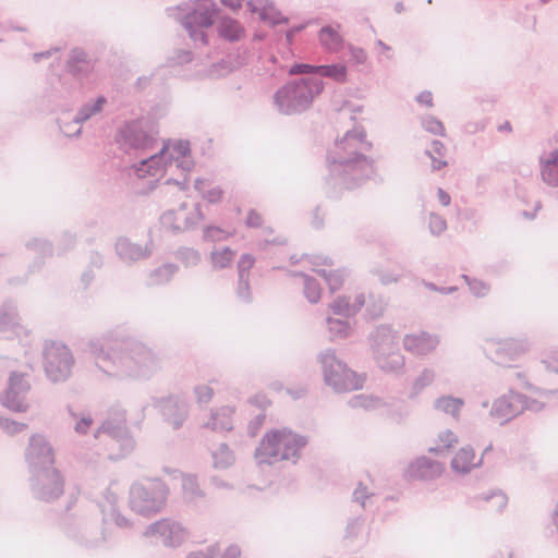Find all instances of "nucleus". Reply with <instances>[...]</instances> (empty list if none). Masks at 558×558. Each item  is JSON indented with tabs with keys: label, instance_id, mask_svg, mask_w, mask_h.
<instances>
[{
	"label": "nucleus",
	"instance_id": "49530a36",
	"mask_svg": "<svg viewBox=\"0 0 558 558\" xmlns=\"http://www.w3.org/2000/svg\"><path fill=\"white\" fill-rule=\"evenodd\" d=\"M316 271L325 279L330 292H335L341 288L344 279V272L342 270L327 271L326 269H318Z\"/></svg>",
	"mask_w": 558,
	"mask_h": 558
},
{
	"label": "nucleus",
	"instance_id": "0e129e2a",
	"mask_svg": "<svg viewBox=\"0 0 558 558\" xmlns=\"http://www.w3.org/2000/svg\"><path fill=\"white\" fill-rule=\"evenodd\" d=\"M231 72V66L227 61H220L213 64L208 70V75L213 78H219Z\"/></svg>",
	"mask_w": 558,
	"mask_h": 558
},
{
	"label": "nucleus",
	"instance_id": "7c9ffc66",
	"mask_svg": "<svg viewBox=\"0 0 558 558\" xmlns=\"http://www.w3.org/2000/svg\"><path fill=\"white\" fill-rule=\"evenodd\" d=\"M108 104V99L105 96H98L94 100L86 101L83 104L74 116V123H85L96 117H98L105 106Z\"/></svg>",
	"mask_w": 558,
	"mask_h": 558
},
{
	"label": "nucleus",
	"instance_id": "393cba45",
	"mask_svg": "<svg viewBox=\"0 0 558 558\" xmlns=\"http://www.w3.org/2000/svg\"><path fill=\"white\" fill-rule=\"evenodd\" d=\"M442 464L426 457L416 459L409 466V473L412 477L420 480H433L442 473Z\"/></svg>",
	"mask_w": 558,
	"mask_h": 558
},
{
	"label": "nucleus",
	"instance_id": "b1692460",
	"mask_svg": "<svg viewBox=\"0 0 558 558\" xmlns=\"http://www.w3.org/2000/svg\"><path fill=\"white\" fill-rule=\"evenodd\" d=\"M247 7L252 13H257L262 21L270 25L287 24L289 21L270 0H248Z\"/></svg>",
	"mask_w": 558,
	"mask_h": 558
},
{
	"label": "nucleus",
	"instance_id": "680f3d73",
	"mask_svg": "<svg viewBox=\"0 0 558 558\" xmlns=\"http://www.w3.org/2000/svg\"><path fill=\"white\" fill-rule=\"evenodd\" d=\"M255 264V258L251 254L241 255L238 262V277H250V270Z\"/></svg>",
	"mask_w": 558,
	"mask_h": 558
},
{
	"label": "nucleus",
	"instance_id": "ddd939ff",
	"mask_svg": "<svg viewBox=\"0 0 558 558\" xmlns=\"http://www.w3.org/2000/svg\"><path fill=\"white\" fill-rule=\"evenodd\" d=\"M26 376L25 373L11 372L8 387L0 396L2 405L13 412H26L29 408L27 395L31 390V384Z\"/></svg>",
	"mask_w": 558,
	"mask_h": 558
},
{
	"label": "nucleus",
	"instance_id": "f704fd0d",
	"mask_svg": "<svg viewBox=\"0 0 558 558\" xmlns=\"http://www.w3.org/2000/svg\"><path fill=\"white\" fill-rule=\"evenodd\" d=\"M243 33L244 29L236 20L229 16L220 19L218 24V34L220 37L229 41H238Z\"/></svg>",
	"mask_w": 558,
	"mask_h": 558
},
{
	"label": "nucleus",
	"instance_id": "603ef678",
	"mask_svg": "<svg viewBox=\"0 0 558 558\" xmlns=\"http://www.w3.org/2000/svg\"><path fill=\"white\" fill-rule=\"evenodd\" d=\"M439 441L441 442V446L432 447L429 451L432 452H442L444 450H448L450 447L453 446V444L458 442V437L450 429H446L441 432L438 436Z\"/></svg>",
	"mask_w": 558,
	"mask_h": 558
},
{
	"label": "nucleus",
	"instance_id": "39448f33",
	"mask_svg": "<svg viewBox=\"0 0 558 558\" xmlns=\"http://www.w3.org/2000/svg\"><path fill=\"white\" fill-rule=\"evenodd\" d=\"M323 89L324 82L317 76L292 80L275 93L272 102L280 114H300L310 109Z\"/></svg>",
	"mask_w": 558,
	"mask_h": 558
},
{
	"label": "nucleus",
	"instance_id": "de8ad7c7",
	"mask_svg": "<svg viewBox=\"0 0 558 558\" xmlns=\"http://www.w3.org/2000/svg\"><path fill=\"white\" fill-rule=\"evenodd\" d=\"M326 323L332 337L345 338L349 335L350 324L347 320L328 317Z\"/></svg>",
	"mask_w": 558,
	"mask_h": 558
},
{
	"label": "nucleus",
	"instance_id": "aec40b11",
	"mask_svg": "<svg viewBox=\"0 0 558 558\" xmlns=\"http://www.w3.org/2000/svg\"><path fill=\"white\" fill-rule=\"evenodd\" d=\"M529 349V342L525 339H505L492 343L488 348L489 354L493 359L501 364L506 359L514 360Z\"/></svg>",
	"mask_w": 558,
	"mask_h": 558
},
{
	"label": "nucleus",
	"instance_id": "4c0bfd02",
	"mask_svg": "<svg viewBox=\"0 0 558 558\" xmlns=\"http://www.w3.org/2000/svg\"><path fill=\"white\" fill-rule=\"evenodd\" d=\"M435 379V372L430 368H424L420 375L414 379L411 390L409 392V399H416L421 392L432 385Z\"/></svg>",
	"mask_w": 558,
	"mask_h": 558
},
{
	"label": "nucleus",
	"instance_id": "6e6552de",
	"mask_svg": "<svg viewBox=\"0 0 558 558\" xmlns=\"http://www.w3.org/2000/svg\"><path fill=\"white\" fill-rule=\"evenodd\" d=\"M168 495L169 488L162 481L149 478L131 486L129 504L134 512L150 517L163 509Z\"/></svg>",
	"mask_w": 558,
	"mask_h": 558
},
{
	"label": "nucleus",
	"instance_id": "4d7b16f0",
	"mask_svg": "<svg viewBox=\"0 0 558 558\" xmlns=\"http://www.w3.org/2000/svg\"><path fill=\"white\" fill-rule=\"evenodd\" d=\"M230 235V232L219 227L209 226L205 228L203 238L205 241L218 242L229 238Z\"/></svg>",
	"mask_w": 558,
	"mask_h": 558
},
{
	"label": "nucleus",
	"instance_id": "423d86ee",
	"mask_svg": "<svg viewBox=\"0 0 558 558\" xmlns=\"http://www.w3.org/2000/svg\"><path fill=\"white\" fill-rule=\"evenodd\" d=\"M177 20L187 32L195 47L208 45V29L214 25L218 12L211 0H196L178 7Z\"/></svg>",
	"mask_w": 558,
	"mask_h": 558
},
{
	"label": "nucleus",
	"instance_id": "e2e57ef3",
	"mask_svg": "<svg viewBox=\"0 0 558 558\" xmlns=\"http://www.w3.org/2000/svg\"><path fill=\"white\" fill-rule=\"evenodd\" d=\"M194 393L199 404H207L214 396V390L207 385H198L194 388Z\"/></svg>",
	"mask_w": 558,
	"mask_h": 558
},
{
	"label": "nucleus",
	"instance_id": "412c9836",
	"mask_svg": "<svg viewBox=\"0 0 558 558\" xmlns=\"http://www.w3.org/2000/svg\"><path fill=\"white\" fill-rule=\"evenodd\" d=\"M310 73H316L320 76L332 78L337 83H344L347 80V68L343 64L311 65L306 63H295L289 69L290 75Z\"/></svg>",
	"mask_w": 558,
	"mask_h": 558
},
{
	"label": "nucleus",
	"instance_id": "7ed1b4c3",
	"mask_svg": "<svg viewBox=\"0 0 558 558\" xmlns=\"http://www.w3.org/2000/svg\"><path fill=\"white\" fill-rule=\"evenodd\" d=\"M25 458L34 497L47 502L59 498L63 494L64 483L60 472L53 466V450L47 439L41 435H33Z\"/></svg>",
	"mask_w": 558,
	"mask_h": 558
},
{
	"label": "nucleus",
	"instance_id": "e433bc0d",
	"mask_svg": "<svg viewBox=\"0 0 558 558\" xmlns=\"http://www.w3.org/2000/svg\"><path fill=\"white\" fill-rule=\"evenodd\" d=\"M236 252L228 246L215 248L210 253V262L213 268L215 270H221L229 267L232 264Z\"/></svg>",
	"mask_w": 558,
	"mask_h": 558
},
{
	"label": "nucleus",
	"instance_id": "6ab92c4d",
	"mask_svg": "<svg viewBox=\"0 0 558 558\" xmlns=\"http://www.w3.org/2000/svg\"><path fill=\"white\" fill-rule=\"evenodd\" d=\"M114 251L119 259L126 265L147 259L153 253L148 244L134 243L126 236H119L116 240Z\"/></svg>",
	"mask_w": 558,
	"mask_h": 558
},
{
	"label": "nucleus",
	"instance_id": "58836bf2",
	"mask_svg": "<svg viewBox=\"0 0 558 558\" xmlns=\"http://www.w3.org/2000/svg\"><path fill=\"white\" fill-rule=\"evenodd\" d=\"M364 306L367 318L376 319L384 314L386 302L381 295L369 293L365 296Z\"/></svg>",
	"mask_w": 558,
	"mask_h": 558
},
{
	"label": "nucleus",
	"instance_id": "5fc2aeb1",
	"mask_svg": "<svg viewBox=\"0 0 558 558\" xmlns=\"http://www.w3.org/2000/svg\"><path fill=\"white\" fill-rule=\"evenodd\" d=\"M484 500L490 504V508L497 512H500L508 502L507 496L501 492H493L490 495H486Z\"/></svg>",
	"mask_w": 558,
	"mask_h": 558
},
{
	"label": "nucleus",
	"instance_id": "ea45409f",
	"mask_svg": "<svg viewBox=\"0 0 558 558\" xmlns=\"http://www.w3.org/2000/svg\"><path fill=\"white\" fill-rule=\"evenodd\" d=\"M213 460L216 469L225 470L234 463L235 457L227 444H220L213 452Z\"/></svg>",
	"mask_w": 558,
	"mask_h": 558
},
{
	"label": "nucleus",
	"instance_id": "c9c22d12",
	"mask_svg": "<svg viewBox=\"0 0 558 558\" xmlns=\"http://www.w3.org/2000/svg\"><path fill=\"white\" fill-rule=\"evenodd\" d=\"M181 486L183 497L189 502H197L205 496L204 492L199 487V484L195 475L183 474L181 478Z\"/></svg>",
	"mask_w": 558,
	"mask_h": 558
},
{
	"label": "nucleus",
	"instance_id": "cd10ccee",
	"mask_svg": "<svg viewBox=\"0 0 558 558\" xmlns=\"http://www.w3.org/2000/svg\"><path fill=\"white\" fill-rule=\"evenodd\" d=\"M539 165L543 181L549 186L558 187V149L541 157Z\"/></svg>",
	"mask_w": 558,
	"mask_h": 558
},
{
	"label": "nucleus",
	"instance_id": "052dcab7",
	"mask_svg": "<svg viewBox=\"0 0 558 558\" xmlns=\"http://www.w3.org/2000/svg\"><path fill=\"white\" fill-rule=\"evenodd\" d=\"M428 228L432 234L440 235L447 229V222L441 216L430 213Z\"/></svg>",
	"mask_w": 558,
	"mask_h": 558
},
{
	"label": "nucleus",
	"instance_id": "72a5a7b5",
	"mask_svg": "<svg viewBox=\"0 0 558 558\" xmlns=\"http://www.w3.org/2000/svg\"><path fill=\"white\" fill-rule=\"evenodd\" d=\"M464 400L453 396H441L434 401V409L458 418Z\"/></svg>",
	"mask_w": 558,
	"mask_h": 558
},
{
	"label": "nucleus",
	"instance_id": "0eeeda50",
	"mask_svg": "<svg viewBox=\"0 0 558 558\" xmlns=\"http://www.w3.org/2000/svg\"><path fill=\"white\" fill-rule=\"evenodd\" d=\"M374 360L385 372L397 373L404 366V357L399 352L398 333L390 325L381 324L368 336Z\"/></svg>",
	"mask_w": 558,
	"mask_h": 558
},
{
	"label": "nucleus",
	"instance_id": "79ce46f5",
	"mask_svg": "<svg viewBox=\"0 0 558 558\" xmlns=\"http://www.w3.org/2000/svg\"><path fill=\"white\" fill-rule=\"evenodd\" d=\"M304 279V295L310 303H317L320 300L322 289L318 281L303 272H294Z\"/></svg>",
	"mask_w": 558,
	"mask_h": 558
},
{
	"label": "nucleus",
	"instance_id": "8fccbe9b",
	"mask_svg": "<svg viewBox=\"0 0 558 558\" xmlns=\"http://www.w3.org/2000/svg\"><path fill=\"white\" fill-rule=\"evenodd\" d=\"M26 247L38 254L40 258L50 257L52 255V244L46 240L33 239L26 243Z\"/></svg>",
	"mask_w": 558,
	"mask_h": 558
},
{
	"label": "nucleus",
	"instance_id": "3c124183",
	"mask_svg": "<svg viewBox=\"0 0 558 558\" xmlns=\"http://www.w3.org/2000/svg\"><path fill=\"white\" fill-rule=\"evenodd\" d=\"M462 278L469 286V289L472 292V294L475 295L476 298H484L488 294L490 288L484 281L475 278H470L466 275H462Z\"/></svg>",
	"mask_w": 558,
	"mask_h": 558
},
{
	"label": "nucleus",
	"instance_id": "a878e982",
	"mask_svg": "<svg viewBox=\"0 0 558 558\" xmlns=\"http://www.w3.org/2000/svg\"><path fill=\"white\" fill-rule=\"evenodd\" d=\"M162 147L169 148L166 153V159L169 167L174 162L177 167L182 168L184 171L191 170L192 162L185 159L191 150L190 143L187 141H178L172 145H163Z\"/></svg>",
	"mask_w": 558,
	"mask_h": 558
},
{
	"label": "nucleus",
	"instance_id": "09e8293b",
	"mask_svg": "<svg viewBox=\"0 0 558 558\" xmlns=\"http://www.w3.org/2000/svg\"><path fill=\"white\" fill-rule=\"evenodd\" d=\"M69 414L74 421V430L77 434H86L93 424V418L89 413L77 414L71 408H69Z\"/></svg>",
	"mask_w": 558,
	"mask_h": 558
},
{
	"label": "nucleus",
	"instance_id": "2f4dec72",
	"mask_svg": "<svg viewBox=\"0 0 558 558\" xmlns=\"http://www.w3.org/2000/svg\"><path fill=\"white\" fill-rule=\"evenodd\" d=\"M475 453L472 447L466 446L461 448L451 460V468L458 473H469L473 468H477L482 464V458L478 461H474Z\"/></svg>",
	"mask_w": 558,
	"mask_h": 558
},
{
	"label": "nucleus",
	"instance_id": "f03ea898",
	"mask_svg": "<svg viewBox=\"0 0 558 558\" xmlns=\"http://www.w3.org/2000/svg\"><path fill=\"white\" fill-rule=\"evenodd\" d=\"M371 148L364 130L357 128L347 131L335 142L327 154L326 193L329 197L359 187L374 174V160L366 155Z\"/></svg>",
	"mask_w": 558,
	"mask_h": 558
},
{
	"label": "nucleus",
	"instance_id": "13d9d810",
	"mask_svg": "<svg viewBox=\"0 0 558 558\" xmlns=\"http://www.w3.org/2000/svg\"><path fill=\"white\" fill-rule=\"evenodd\" d=\"M0 427L9 435H15L24 429H26L27 425L25 423H21L11 418H5L0 416Z\"/></svg>",
	"mask_w": 558,
	"mask_h": 558
},
{
	"label": "nucleus",
	"instance_id": "9d476101",
	"mask_svg": "<svg viewBox=\"0 0 558 558\" xmlns=\"http://www.w3.org/2000/svg\"><path fill=\"white\" fill-rule=\"evenodd\" d=\"M156 142V133L145 120L125 122L116 133V143L126 154L144 155L154 149Z\"/></svg>",
	"mask_w": 558,
	"mask_h": 558
},
{
	"label": "nucleus",
	"instance_id": "4468645a",
	"mask_svg": "<svg viewBox=\"0 0 558 558\" xmlns=\"http://www.w3.org/2000/svg\"><path fill=\"white\" fill-rule=\"evenodd\" d=\"M145 535L159 537L167 547H179L187 539L189 531L181 522L165 518L151 523Z\"/></svg>",
	"mask_w": 558,
	"mask_h": 558
},
{
	"label": "nucleus",
	"instance_id": "9b49d317",
	"mask_svg": "<svg viewBox=\"0 0 558 558\" xmlns=\"http://www.w3.org/2000/svg\"><path fill=\"white\" fill-rule=\"evenodd\" d=\"M43 354L44 369L50 381L62 383L71 376L74 357L65 344L57 341H46Z\"/></svg>",
	"mask_w": 558,
	"mask_h": 558
},
{
	"label": "nucleus",
	"instance_id": "f8f14e48",
	"mask_svg": "<svg viewBox=\"0 0 558 558\" xmlns=\"http://www.w3.org/2000/svg\"><path fill=\"white\" fill-rule=\"evenodd\" d=\"M102 436L110 438L112 449L116 446L119 448L117 458L129 454L134 448V439L129 434L124 412L118 413L114 418H108L102 422L96 430L95 437L100 438Z\"/></svg>",
	"mask_w": 558,
	"mask_h": 558
},
{
	"label": "nucleus",
	"instance_id": "a18cd8bd",
	"mask_svg": "<svg viewBox=\"0 0 558 558\" xmlns=\"http://www.w3.org/2000/svg\"><path fill=\"white\" fill-rule=\"evenodd\" d=\"M206 180L204 179H196L194 182V187L196 191H198L203 198L207 202L215 204L218 203L222 197V190L218 186H215L210 190L205 191Z\"/></svg>",
	"mask_w": 558,
	"mask_h": 558
},
{
	"label": "nucleus",
	"instance_id": "f257e3e1",
	"mask_svg": "<svg viewBox=\"0 0 558 558\" xmlns=\"http://www.w3.org/2000/svg\"><path fill=\"white\" fill-rule=\"evenodd\" d=\"M87 352L99 371L119 379H148L161 368V360L151 348L117 331L90 339Z\"/></svg>",
	"mask_w": 558,
	"mask_h": 558
},
{
	"label": "nucleus",
	"instance_id": "c03bdc74",
	"mask_svg": "<svg viewBox=\"0 0 558 558\" xmlns=\"http://www.w3.org/2000/svg\"><path fill=\"white\" fill-rule=\"evenodd\" d=\"M175 258L185 267H194L199 264L202 256L197 250L183 246L175 252Z\"/></svg>",
	"mask_w": 558,
	"mask_h": 558
},
{
	"label": "nucleus",
	"instance_id": "bf43d9fd",
	"mask_svg": "<svg viewBox=\"0 0 558 558\" xmlns=\"http://www.w3.org/2000/svg\"><path fill=\"white\" fill-rule=\"evenodd\" d=\"M248 278L250 277H238L236 295L244 303H250L252 301Z\"/></svg>",
	"mask_w": 558,
	"mask_h": 558
},
{
	"label": "nucleus",
	"instance_id": "69168bd1",
	"mask_svg": "<svg viewBox=\"0 0 558 558\" xmlns=\"http://www.w3.org/2000/svg\"><path fill=\"white\" fill-rule=\"evenodd\" d=\"M364 520L362 518L351 519L345 527V538H355L363 526Z\"/></svg>",
	"mask_w": 558,
	"mask_h": 558
},
{
	"label": "nucleus",
	"instance_id": "473e14b6",
	"mask_svg": "<svg viewBox=\"0 0 558 558\" xmlns=\"http://www.w3.org/2000/svg\"><path fill=\"white\" fill-rule=\"evenodd\" d=\"M320 45L330 52L339 51L343 46V38L339 32L330 26H323L318 32Z\"/></svg>",
	"mask_w": 558,
	"mask_h": 558
},
{
	"label": "nucleus",
	"instance_id": "dca6fc26",
	"mask_svg": "<svg viewBox=\"0 0 558 558\" xmlns=\"http://www.w3.org/2000/svg\"><path fill=\"white\" fill-rule=\"evenodd\" d=\"M523 393L510 389L493 401L489 415L504 425L523 412Z\"/></svg>",
	"mask_w": 558,
	"mask_h": 558
},
{
	"label": "nucleus",
	"instance_id": "c756f323",
	"mask_svg": "<svg viewBox=\"0 0 558 558\" xmlns=\"http://www.w3.org/2000/svg\"><path fill=\"white\" fill-rule=\"evenodd\" d=\"M365 303V295L357 294L353 303H350L347 296H338L331 304L330 310L335 315L342 317L354 316L361 311Z\"/></svg>",
	"mask_w": 558,
	"mask_h": 558
},
{
	"label": "nucleus",
	"instance_id": "4be33fe9",
	"mask_svg": "<svg viewBox=\"0 0 558 558\" xmlns=\"http://www.w3.org/2000/svg\"><path fill=\"white\" fill-rule=\"evenodd\" d=\"M169 150L168 147H162L158 153L151 154L147 157H143L138 165H134L133 169L138 178H145L146 175L157 177L161 167L169 166L166 159V153Z\"/></svg>",
	"mask_w": 558,
	"mask_h": 558
},
{
	"label": "nucleus",
	"instance_id": "5701e85b",
	"mask_svg": "<svg viewBox=\"0 0 558 558\" xmlns=\"http://www.w3.org/2000/svg\"><path fill=\"white\" fill-rule=\"evenodd\" d=\"M438 338L427 332L407 335L403 339V347L407 351L416 355H426L438 344Z\"/></svg>",
	"mask_w": 558,
	"mask_h": 558
},
{
	"label": "nucleus",
	"instance_id": "bb28decb",
	"mask_svg": "<svg viewBox=\"0 0 558 558\" xmlns=\"http://www.w3.org/2000/svg\"><path fill=\"white\" fill-rule=\"evenodd\" d=\"M68 71L75 77H85L93 69L87 53L80 49H72L66 62Z\"/></svg>",
	"mask_w": 558,
	"mask_h": 558
},
{
	"label": "nucleus",
	"instance_id": "338daca9",
	"mask_svg": "<svg viewBox=\"0 0 558 558\" xmlns=\"http://www.w3.org/2000/svg\"><path fill=\"white\" fill-rule=\"evenodd\" d=\"M61 132L68 137H78L82 134V124L74 123V119L70 122L60 124Z\"/></svg>",
	"mask_w": 558,
	"mask_h": 558
},
{
	"label": "nucleus",
	"instance_id": "c85d7f7f",
	"mask_svg": "<svg viewBox=\"0 0 558 558\" xmlns=\"http://www.w3.org/2000/svg\"><path fill=\"white\" fill-rule=\"evenodd\" d=\"M233 408L226 405L211 412L210 420L205 424V427L214 432H229L233 428L232 414Z\"/></svg>",
	"mask_w": 558,
	"mask_h": 558
},
{
	"label": "nucleus",
	"instance_id": "2eb2a0df",
	"mask_svg": "<svg viewBox=\"0 0 558 558\" xmlns=\"http://www.w3.org/2000/svg\"><path fill=\"white\" fill-rule=\"evenodd\" d=\"M203 218L199 205H195L193 209L187 210L185 203L181 204L178 209L168 210L160 217V223L163 228L177 232H184L194 228Z\"/></svg>",
	"mask_w": 558,
	"mask_h": 558
},
{
	"label": "nucleus",
	"instance_id": "a211bd4d",
	"mask_svg": "<svg viewBox=\"0 0 558 558\" xmlns=\"http://www.w3.org/2000/svg\"><path fill=\"white\" fill-rule=\"evenodd\" d=\"M28 330L20 323L16 305L5 301L0 307V336L4 338H22Z\"/></svg>",
	"mask_w": 558,
	"mask_h": 558
},
{
	"label": "nucleus",
	"instance_id": "f3484780",
	"mask_svg": "<svg viewBox=\"0 0 558 558\" xmlns=\"http://www.w3.org/2000/svg\"><path fill=\"white\" fill-rule=\"evenodd\" d=\"M155 405L174 429L182 426L189 414L187 401L180 396L160 398L156 401Z\"/></svg>",
	"mask_w": 558,
	"mask_h": 558
},
{
	"label": "nucleus",
	"instance_id": "6e6d98bb",
	"mask_svg": "<svg viewBox=\"0 0 558 558\" xmlns=\"http://www.w3.org/2000/svg\"><path fill=\"white\" fill-rule=\"evenodd\" d=\"M373 497L374 494L369 493L362 483H359L357 487L353 492V501L360 504L364 509L371 504Z\"/></svg>",
	"mask_w": 558,
	"mask_h": 558
},
{
	"label": "nucleus",
	"instance_id": "20e7f679",
	"mask_svg": "<svg viewBox=\"0 0 558 558\" xmlns=\"http://www.w3.org/2000/svg\"><path fill=\"white\" fill-rule=\"evenodd\" d=\"M307 445L305 436L293 433L288 428L272 429L265 434L255 450L258 465H271L279 461L291 460L295 463L301 450Z\"/></svg>",
	"mask_w": 558,
	"mask_h": 558
},
{
	"label": "nucleus",
	"instance_id": "864d4df0",
	"mask_svg": "<svg viewBox=\"0 0 558 558\" xmlns=\"http://www.w3.org/2000/svg\"><path fill=\"white\" fill-rule=\"evenodd\" d=\"M422 126L434 135H445V128L440 120L433 116H426L422 118Z\"/></svg>",
	"mask_w": 558,
	"mask_h": 558
},
{
	"label": "nucleus",
	"instance_id": "774afa93",
	"mask_svg": "<svg viewBox=\"0 0 558 558\" xmlns=\"http://www.w3.org/2000/svg\"><path fill=\"white\" fill-rule=\"evenodd\" d=\"M218 554L216 546H208L205 549L191 551L186 558H215Z\"/></svg>",
	"mask_w": 558,
	"mask_h": 558
},
{
	"label": "nucleus",
	"instance_id": "a19ab883",
	"mask_svg": "<svg viewBox=\"0 0 558 558\" xmlns=\"http://www.w3.org/2000/svg\"><path fill=\"white\" fill-rule=\"evenodd\" d=\"M177 271V265L165 264L150 272L149 284H162L169 282Z\"/></svg>",
	"mask_w": 558,
	"mask_h": 558
},
{
	"label": "nucleus",
	"instance_id": "1a4fd4ad",
	"mask_svg": "<svg viewBox=\"0 0 558 558\" xmlns=\"http://www.w3.org/2000/svg\"><path fill=\"white\" fill-rule=\"evenodd\" d=\"M324 380L336 392L356 390L363 387L365 377L350 369L339 360L332 349H326L318 355Z\"/></svg>",
	"mask_w": 558,
	"mask_h": 558
},
{
	"label": "nucleus",
	"instance_id": "37998d69",
	"mask_svg": "<svg viewBox=\"0 0 558 558\" xmlns=\"http://www.w3.org/2000/svg\"><path fill=\"white\" fill-rule=\"evenodd\" d=\"M351 408H363L365 410L378 409L384 405L380 398H375L366 395H356L349 400Z\"/></svg>",
	"mask_w": 558,
	"mask_h": 558
}]
</instances>
